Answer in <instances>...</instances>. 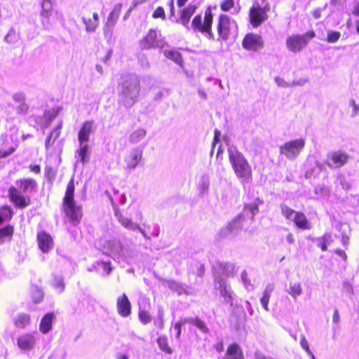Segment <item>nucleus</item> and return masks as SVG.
Instances as JSON below:
<instances>
[{"instance_id": "40", "label": "nucleus", "mask_w": 359, "mask_h": 359, "mask_svg": "<svg viewBox=\"0 0 359 359\" xmlns=\"http://www.w3.org/2000/svg\"><path fill=\"white\" fill-rule=\"evenodd\" d=\"M163 54L167 58L172 60L177 65L182 62V55L175 50H165Z\"/></svg>"}, {"instance_id": "8", "label": "nucleus", "mask_w": 359, "mask_h": 359, "mask_svg": "<svg viewBox=\"0 0 359 359\" xmlns=\"http://www.w3.org/2000/svg\"><path fill=\"white\" fill-rule=\"evenodd\" d=\"M305 144V140L302 138L287 141L280 147V153L289 161H294L299 156Z\"/></svg>"}, {"instance_id": "14", "label": "nucleus", "mask_w": 359, "mask_h": 359, "mask_svg": "<svg viewBox=\"0 0 359 359\" xmlns=\"http://www.w3.org/2000/svg\"><path fill=\"white\" fill-rule=\"evenodd\" d=\"M39 334L37 332L24 333L17 338V345L23 351H32L39 340Z\"/></svg>"}, {"instance_id": "48", "label": "nucleus", "mask_w": 359, "mask_h": 359, "mask_svg": "<svg viewBox=\"0 0 359 359\" xmlns=\"http://www.w3.org/2000/svg\"><path fill=\"white\" fill-rule=\"evenodd\" d=\"M58 110L53 109L52 111L47 110L44 112V117L46 118L45 126L48 127L53 120L57 116Z\"/></svg>"}, {"instance_id": "34", "label": "nucleus", "mask_w": 359, "mask_h": 359, "mask_svg": "<svg viewBox=\"0 0 359 359\" xmlns=\"http://www.w3.org/2000/svg\"><path fill=\"white\" fill-rule=\"evenodd\" d=\"M210 187V179L208 174H203L198 182L197 188L199 195H204L208 193Z\"/></svg>"}, {"instance_id": "18", "label": "nucleus", "mask_w": 359, "mask_h": 359, "mask_svg": "<svg viewBox=\"0 0 359 359\" xmlns=\"http://www.w3.org/2000/svg\"><path fill=\"white\" fill-rule=\"evenodd\" d=\"M143 148L136 147L130 150L125 158L126 168L128 170H134L142 159Z\"/></svg>"}, {"instance_id": "64", "label": "nucleus", "mask_w": 359, "mask_h": 359, "mask_svg": "<svg viewBox=\"0 0 359 359\" xmlns=\"http://www.w3.org/2000/svg\"><path fill=\"white\" fill-rule=\"evenodd\" d=\"M15 151V147H11L8 150H2L0 149V159L6 158Z\"/></svg>"}, {"instance_id": "54", "label": "nucleus", "mask_w": 359, "mask_h": 359, "mask_svg": "<svg viewBox=\"0 0 359 359\" xmlns=\"http://www.w3.org/2000/svg\"><path fill=\"white\" fill-rule=\"evenodd\" d=\"M169 94L170 91L168 89H163L157 92L155 94L154 99V100L159 102L163 99V97L168 96Z\"/></svg>"}, {"instance_id": "38", "label": "nucleus", "mask_w": 359, "mask_h": 359, "mask_svg": "<svg viewBox=\"0 0 359 359\" xmlns=\"http://www.w3.org/2000/svg\"><path fill=\"white\" fill-rule=\"evenodd\" d=\"M74 180L72 178L67 186L65 196L62 202H76L74 197Z\"/></svg>"}, {"instance_id": "2", "label": "nucleus", "mask_w": 359, "mask_h": 359, "mask_svg": "<svg viewBox=\"0 0 359 359\" xmlns=\"http://www.w3.org/2000/svg\"><path fill=\"white\" fill-rule=\"evenodd\" d=\"M112 208L118 222L124 228L132 231H139L145 239H150L146 231L132 220L133 216L139 221L142 220L143 216L139 210L132 205H129L126 208H121L117 203H112Z\"/></svg>"}, {"instance_id": "27", "label": "nucleus", "mask_w": 359, "mask_h": 359, "mask_svg": "<svg viewBox=\"0 0 359 359\" xmlns=\"http://www.w3.org/2000/svg\"><path fill=\"white\" fill-rule=\"evenodd\" d=\"M203 21L205 29H206V37L210 40H215V36L212 32L213 15L210 9L208 8L205 11L204 19Z\"/></svg>"}, {"instance_id": "37", "label": "nucleus", "mask_w": 359, "mask_h": 359, "mask_svg": "<svg viewBox=\"0 0 359 359\" xmlns=\"http://www.w3.org/2000/svg\"><path fill=\"white\" fill-rule=\"evenodd\" d=\"M286 292L294 299H296L297 297L303 293L302 287L300 283H290Z\"/></svg>"}, {"instance_id": "59", "label": "nucleus", "mask_w": 359, "mask_h": 359, "mask_svg": "<svg viewBox=\"0 0 359 359\" xmlns=\"http://www.w3.org/2000/svg\"><path fill=\"white\" fill-rule=\"evenodd\" d=\"M234 6V0H224L221 4V8L224 11H229Z\"/></svg>"}, {"instance_id": "21", "label": "nucleus", "mask_w": 359, "mask_h": 359, "mask_svg": "<svg viewBox=\"0 0 359 359\" xmlns=\"http://www.w3.org/2000/svg\"><path fill=\"white\" fill-rule=\"evenodd\" d=\"M116 308L118 314L124 318L129 316L131 313V304L126 294L118 297L116 300Z\"/></svg>"}, {"instance_id": "61", "label": "nucleus", "mask_w": 359, "mask_h": 359, "mask_svg": "<svg viewBox=\"0 0 359 359\" xmlns=\"http://www.w3.org/2000/svg\"><path fill=\"white\" fill-rule=\"evenodd\" d=\"M13 99L16 103L25 102V95L22 92H18L13 95Z\"/></svg>"}, {"instance_id": "17", "label": "nucleus", "mask_w": 359, "mask_h": 359, "mask_svg": "<svg viewBox=\"0 0 359 359\" xmlns=\"http://www.w3.org/2000/svg\"><path fill=\"white\" fill-rule=\"evenodd\" d=\"M123 245L118 240H110L103 246V252L120 262V256Z\"/></svg>"}, {"instance_id": "23", "label": "nucleus", "mask_w": 359, "mask_h": 359, "mask_svg": "<svg viewBox=\"0 0 359 359\" xmlns=\"http://www.w3.org/2000/svg\"><path fill=\"white\" fill-rule=\"evenodd\" d=\"M37 241L39 248L44 253L48 252L53 247L51 236L44 231L38 233Z\"/></svg>"}, {"instance_id": "29", "label": "nucleus", "mask_w": 359, "mask_h": 359, "mask_svg": "<svg viewBox=\"0 0 359 359\" xmlns=\"http://www.w3.org/2000/svg\"><path fill=\"white\" fill-rule=\"evenodd\" d=\"M122 8V4L121 3L116 4L111 12L109 13L107 20V25L109 27H114L116 24V22L119 18V15L121 13Z\"/></svg>"}, {"instance_id": "6", "label": "nucleus", "mask_w": 359, "mask_h": 359, "mask_svg": "<svg viewBox=\"0 0 359 359\" xmlns=\"http://www.w3.org/2000/svg\"><path fill=\"white\" fill-rule=\"evenodd\" d=\"M266 0H262V3L256 1L250 9V22L253 27H258L268 18L267 13L270 11V6L265 3Z\"/></svg>"}, {"instance_id": "13", "label": "nucleus", "mask_w": 359, "mask_h": 359, "mask_svg": "<svg viewBox=\"0 0 359 359\" xmlns=\"http://www.w3.org/2000/svg\"><path fill=\"white\" fill-rule=\"evenodd\" d=\"M349 155L341 151L330 152L324 164L331 169H337L347 163Z\"/></svg>"}, {"instance_id": "19", "label": "nucleus", "mask_w": 359, "mask_h": 359, "mask_svg": "<svg viewBox=\"0 0 359 359\" xmlns=\"http://www.w3.org/2000/svg\"><path fill=\"white\" fill-rule=\"evenodd\" d=\"M196 6L190 4L180 11V18L175 22L183 25L187 30H190L189 21L196 11Z\"/></svg>"}, {"instance_id": "53", "label": "nucleus", "mask_w": 359, "mask_h": 359, "mask_svg": "<svg viewBox=\"0 0 359 359\" xmlns=\"http://www.w3.org/2000/svg\"><path fill=\"white\" fill-rule=\"evenodd\" d=\"M138 62L143 69H149L150 67L149 60L145 55H140L139 56Z\"/></svg>"}, {"instance_id": "36", "label": "nucleus", "mask_w": 359, "mask_h": 359, "mask_svg": "<svg viewBox=\"0 0 359 359\" xmlns=\"http://www.w3.org/2000/svg\"><path fill=\"white\" fill-rule=\"evenodd\" d=\"M273 285L269 284L263 292V296L260 299V302L265 311H269V302L271 297V294L273 290Z\"/></svg>"}, {"instance_id": "50", "label": "nucleus", "mask_w": 359, "mask_h": 359, "mask_svg": "<svg viewBox=\"0 0 359 359\" xmlns=\"http://www.w3.org/2000/svg\"><path fill=\"white\" fill-rule=\"evenodd\" d=\"M139 318H140V321L144 325L149 323L151 320V318L149 312L147 311H143V310L140 311Z\"/></svg>"}, {"instance_id": "10", "label": "nucleus", "mask_w": 359, "mask_h": 359, "mask_svg": "<svg viewBox=\"0 0 359 359\" xmlns=\"http://www.w3.org/2000/svg\"><path fill=\"white\" fill-rule=\"evenodd\" d=\"M53 0L41 1V22L43 28L50 30L53 28L55 22Z\"/></svg>"}, {"instance_id": "9", "label": "nucleus", "mask_w": 359, "mask_h": 359, "mask_svg": "<svg viewBox=\"0 0 359 359\" xmlns=\"http://www.w3.org/2000/svg\"><path fill=\"white\" fill-rule=\"evenodd\" d=\"M217 32L219 37L226 41L231 32L237 33L238 25L234 20L226 15H221L217 25Z\"/></svg>"}, {"instance_id": "47", "label": "nucleus", "mask_w": 359, "mask_h": 359, "mask_svg": "<svg viewBox=\"0 0 359 359\" xmlns=\"http://www.w3.org/2000/svg\"><path fill=\"white\" fill-rule=\"evenodd\" d=\"M218 236L220 238L234 239L236 238L228 225L224 227H222L219 230V231L218 232Z\"/></svg>"}, {"instance_id": "58", "label": "nucleus", "mask_w": 359, "mask_h": 359, "mask_svg": "<svg viewBox=\"0 0 359 359\" xmlns=\"http://www.w3.org/2000/svg\"><path fill=\"white\" fill-rule=\"evenodd\" d=\"M274 80H275V82L276 83V84L280 87H282V88L292 87V84H291V83L285 81L283 79H282L279 76H276Z\"/></svg>"}, {"instance_id": "43", "label": "nucleus", "mask_w": 359, "mask_h": 359, "mask_svg": "<svg viewBox=\"0 0 359 359\" xmlns=\"http://www.w3.org/2000/svg\"><path fill=\"white\" fill-rule=\"evenodd\" d=\"M12 210L7 205L0 208V224L4 221L10 219L12 217Z\"/></svg>"}, {"instance_id": "24", "label": "nucleus", "mask_w": 359, "mask_h": 359, "mask_svg": "<svg viewBox=\"0 0 359 359\" xmlns=\"http://www.w3.org/2000/svg\"><path fill=\"white\" fill-rule=\"evenodd\" d=\"M90 151L88 142H79V148L75 151V157H78L77 161L83 165L87 163L90 160Z\"/></svg>"}, {"instance_id": "11", "label": "nucleus", "mask_w": 359, "mask_h": 359, "mask_svg": "<svg viewBox=\"0 0 359 359\" xmlns=\"http://www.w3.org/2000/svg\"><path fill=\"white\" fill-rule=\"evenodd\" d=\"M165 44L161 39V33L156 29H149L147 34L140 41V47L142 49H151L156 48H163Z\"/></svg>"}, {"instance_id": "5", "label": "nucleus", "mask_w": 359, "mask_h": 359, "mask_svg": "<svg viewBox=\"0 0 359 359\" xmlns=\"http://www.w3.org/2000/svg\"><path fill=\"white\" fill-rule=\"evenodd\" d=\"M258 210L257 203L245 204L243 212L228 224L235 237H236L239 232L243 229L244 222L248 219L252 220L254 216L258 212Z\"/></svg>"}, {"instance_id": "51", "label": "nucleus", "mask_w": 359, "mask_h": 359, "mask_svg": "<svg viewBox=\"0 0 359 359\" xmlns=\"http://www.w3.org/2000/svg\"><path fill=\"white\" fill-rule=\"evenodd\" d=\"M32 298L35 303L40 302L43 298L42 290L39 288H35L32 292Z\"/></svg>"}, {"instance_id": "52", "label": "nucleus", "mask_w": 359, "mask_h": 359, "mask_svg": "<svg viewBox=\"0 0 359 359\" xmlns=\"http://www.w3.org/2000/svg\"><path fill=\"white\" fill-rule=\"evenodd\" d=\"M194 325L197 327L201 331L204 333L208 332V328L206 327L205 323L198 318H195Z\"/></svg>"}, {"instance_id": "60", "label": "nucleus", "mask_w": 359, "mask_h": 359, "mask_svg": "<svg viewBox=\"0 0 359 359\" xmlns=\"http://www.w3.org/2000/svg\"><path fill=\"white\" fill-rule=\"evenodd\" d=\"M29 109V106L26 104L25 102L22 103H19V105L16 107V111L20 114H25L27 113Z\"/></svg>"}, {"instance_id": "4", "label": "nucleus", "mask_w": 359, "mask_h": 359, "mask_svg": "<svg viewBox=\"0 0 359 359\" xmlns=\"http://www.w3.org/2000/svg\"><path fill=\"white\" fill-rule=\"evenodd\" d=\"M228 154L236 175L242 181L250 179L252 175L251 166L244 155L234 146L228 148Z\"/></svg>"}, {"instance_id": "1", "label": "nucleus", "mask_w": 359, "mask_h": 359, "mask_svg": "<svg viewBox=\"0 0 359 359\" xmlns=\"http://www.w3.org/2000/svg\"><path fill=\"white\" fill-rule=\"evenodd\" d=\"M140 88V79L137 75H122L118 83V104L126 109L131 108L138 100Z\"/></svg>"}, {"instance_id": "57", "label": "nucleus", "mask_w": 359, "mask_h": 359, "mask_svg": "<svg viewBox=\"0 0 359 359\" xmlns=\"http://www.w3.org/2000/svg\"><path fill=\"white\" fill-rule=\"evenodd\" d=\"M152 17L154 18H162V19H165V11H164V9L163 7L161 6H158L153 13L152 14Z\"/></svg>"}, {"instance_id": "46", "label": "nucleus", "mask_w": 359, "mask_h": 359, "mask_svg": "<svg viewBox=\"0 0 359 359\" xmlns=\"http://www.w3.org/2000/svg\"><path fill=\"white\" fill-rule=\"evenodd\" d=\"M82 21L86 25V30L88 32H95L98 25L97 22L93 21L90 18L87 19L85 17H82Z\"/></svg>"}, {"instance_id": "42", "label": "nucleus", "mask_w": 359, "mask_h": 359, "mask_svg": "<svg viewBox=\"0 0 359 359\" xmlns=\"http://www.w3.org/2000/svg\"><path fill=\"white\" fill-rule=\"evenodd\" d=\"M20 39V34L13 28H11L7 34L5 36L4 40L8 43H15Z\"/></svg>"}, {"instance_id": "41", "label": "nucleus", "mask_w": 359, "mask_h": 359, "mask_svg": "<svg viewBox=\"0 0 359 359\" xmlns=\"http://www.w3.org/2000/svg\"><path fill=\"white\" fill-rule=\"evenodd\" d=\"M52 286L58 293H62L65 289L63 278L60 276H54L52 280Z\"/></svg>"}, {"instance_id": "26", "label": "nucleus", "mask_w": 359, "mask_h": 359, "mask_svg": "<svg viewBox=\"0 0 359 359\" xmlns=\"http://www.w3.org/2000/svg\"><path fill=\"white\" fill-rule=\"evenodd\" d=\"M137 255V252L133 247L123 246L120 256V262L130 264L135 262Z\"/></svg>"}, {"instance_id": "35", "label": "nucleus", "mask_w": 359, "mask_h": 359, "mask_svg": "<svg viewBox=\"0 0 359 359\" xmlns=\"http://www.w3.org/2000/svg\"><path fill=\"white\" fill-rule=\"evenodd\" d=\"M14 228L11 225L0 229V245L11 241L13 235Z\"/></svg>"}, {"instance_id": "25", "label": "nucleus", "mask_w": 359, "mask_h": 359, "mask_svg": "<svg viewBox=\"0 0 359 359\" xmlns=\"http://www.w3.org/2000/svg\"><path fill=\"white\" fill-rule=\"evenodd\" d=\"M235 272V265L232 263L224 262V263H219L217 264V268L215 271V279H216V276L217 275L219 277H229L232 276Z\"/></svg>"}, {"instance_id": "49", "label": "nucleus", "mask_w": 359, "mask_h": 359, "mask_svg": "<svg viewBox=\"0 0 359 359\" xmlns=\"http://www.w3.org/2000/svg\"><path fill=\"white\" fill-rule=\"evenodd\" d=\"M341 36V33L337 31L330 30L327 32V41L328 43L337 42Z\"/></svg>"}, {"instance_id": "12", "label": "nucleus", "mask_w": 359, "mask_h": 359, "mask_svg": "<svg viewBox=\"0 0 359 359\" xmlns=\"http://www.w3.org/2000/svg\"><path fill=\"white\" fill-rule=\"evenodd\" d=\"M215 288L226 303L233 304V292L226 278L219 277L217 275L215 279Z\"/></svg>"}, {"instance_id": "39", "label": "nucleus", "mask_w": 359, "mask_h": 359, "mask_svg": "<svg viewBox=\"0 0 359 359\" xmlns=\"http://www.w3.org/2000/svg\"><path fill=\"white\" fill-rule=\"evenodd\" d=\"M146 135L147 130L145 129L138 128L130 134L129 141L132 144H136L144 138Z\"/></svg>"}, {"instance_id": "63", "label": "nucleus", "mask_w": 359, "mask_h": 359, "mask_svg": "<svg viewBox=\"0 0 359 359\" xmlns=\"http://www.w3.org/2000/svg\"><path fill=\"white\" fill-rule=\"evenodd\" d=\"M308 78L295 79L293 80L291 84H292V86H303L306 83L308 82Z\"/></svg>"}, {"instance_id": "44", "label": "nucleus", "mask_w": 359, "mask_h": 359, "mask_svg": "<svg viewBox=\"0 0 359 359\" xmlns=\"http://www.w3.org/2000/svg\"><path fill=\"white\" fill-rule=\"evenodd\" d=\"M324 164L316 163V166L307 170L305 172V177L306 179H311L313 176L318 175L319 172L323 169Z\"/></svg>"}, {"instance_id": "33", "label": "nucleus", "mask_w": 359, "mask_h": 359, "mask_svg": "<svg viewBox=\"0 0 359 359\" xmlns=\"http://www.w3.org/2000/svg\"><path fill=\"white\" fill-rule=\"evenodd\" d=\"M190 29H192L194 32H201L206 36V29L203 25L202 15L201 14L196 15L191 23Z\"/></svg>"}, {"instance_id": "62", "label": "nucleus", "mask_w": 359, "mask_h": 359, "mask_svg": "<svg viewBox=\"0 0 359 359\" xmlns=\"http://www.w3.org/2000/svg\"><path fill=\"white\" fill-rule=\"evenodd\" d=\"M241 279L244 283V285H245V287L246 288V290H248V291H250V290H252L254 289V286L253 285H252L251 283H249V285H247V280H248V274L245 271H243L241 274Z\"/></svg>"}, {"instance_id": "16", "label": "nucleus", "mask_w": 359, "mask_h": 359, "mask_svg": "<svg viewBox=\"0 0 359 359\" xmlns=\"http://www.w3.org/2000/svg\"><path fill=\"white\" fill-rule=\"evenodd\" d=\"M281 209L285 217L294 221L298 227L302 229L307 228V219L304 214L294 211L285 205H281Z\"/></svg>"}, {"instance_id": "7", "label": "nucleus", "mask_w": 359, "mask_h": 359, "mask_svg": "<svg viewBox=\"0 0 359 359\" xmlns=\"http://www.w3.org/2000/svg\"><path fill=\"white\" fill-rule=\"evenodd\" d=\"M315 36L316 34L313 30L308 31L303 34H292L287 38L286 47L290 52H300Z\"/></svg>"}, {"instance_id": "32", "label": "nucleus", "mask_w": 359, "mask_h": 359, "mask_svg": "<svg viewBox=\"0 0 359 359\" xmlns=\"http://www.w3.org/2000/svg\"><path fill=\"white\" fill-rule=\"evenodd\" d=\"M168 287L170 290L176 292L178 294H191V288L186 285L181 284L176 281H169Z\"/></svg>"}, {"instance_id": "15", "label": "nucleus", "mask_w": 359, "mask_h": 359, "mask_svg": "<svg viewBox=\"0 0 359 359\" xmlns=\"http://www.w3.org/2000/svg\"><path fill=\"white\" fill-rule=\"evenodd\" d=\"M242 46L247 50L257 51L264 47V41L259 34L248 33L243 39Z\"/></svg>"}, {"instance_id": "22", "label": "nucleus", "mask_w": 359, "mask_h": 359, "mask_svg": "<svg viewBox=\"0 0 359 359\" xmlns=\"http://www.w3.org/2000/svg\"><path fill=\"white\" fill-rule=\"evenodd\" d=\"M95 130V126L93 121H86L83 123L79 133L78 141L88 142L90 140V135Z\"/></svg>"}, {"instance_id": "56", "label": "nucleus", "mask_w": 359, "mask_h": 359, "mask_svg": "<svg viewBox=\"0 0 359 359\" xmlns=\"http://www.w3.org/2000/svg\"><path fill=\"white\" fill-rule=\"evenodd\" d=\"M113 28H114V27L107 26V23L105 24V25L104 27V36L108 42H109L112 38Z\"/></svg>"}, {"instance_id": "31", "label": "nucleus", "mask_w": 359, "mask_h": 359, "mask_svg": "<svg viewBox=\"0 0 359 359\" xmlns=\"http://www.w3.org/2000/svg\"><path fill=\"white\" fill-rule=\"evenodd\" d=\"M30 316L27 313H19L13 318V323L16 327L24 329L30 324Z\"/></svg>"}, {"instance_id": "30", "label": "nucleus", "mask_w": 359, "mask_h": 359, "mask_svg": "<svg viewBox=\"0 0 359 359\" xmlns=\"http://www.w3.org/2000/svg\"><path fill=\"white\" fill-rule=\"evenodd\" d=\"M225 359H244V358L240 347L233 344L228 347Z\"/></svg>"}, {"instance_id": "55", "label": "nucleus", "mask_w": 359, "mask_h": 359, "mask_svg": "<svg viewBox=\"0 0 359 359\" xmlns=\"http://www.w3.org/2000/svg\"><path fill=\"white\" fill-rule=\"evenodd\" d=\"M339 184L344 190H349L351 187V184L347 180L345 176H340L338 178Z\"/></svg>"}, {"instance_id": "28", "label": "nucleus", "mask_w": 359, "mask_h": 359, "mask_svg": "<svg viewBox=\"0 0 359 359\" xmlns=\"http://www.w3.org/2000/svg\"><path fill=\"white\" fill-rule=\"evenodd\" d=\"M55 316L52 313L46 314L41 320L39 330L43 334L48 333L52 329L53 320Z\"/></svg>"}, {"instance_id": "20", "label": "nucleus", "mask_w": 359, "mask_h": 359, "mask_svg": "<svg viewBox=\"0 0 359 359\" xmlns=\"http://www.w3.org/2000/svg\"><path fill=\"white\" fill-rule=\"evenodd\" d=\"M63 209L69 221L79 223L82 217L81 207L76 203H63Z\"/></svg>"}, {"instance_id": "45", "label": "nucleus", "mask_w": 359, "mask_h": 359, "mask_svg": "<svg viewBox=\"0 0 359 359\" xmlns=\"http://www.w3.org/2000/svg\"><path fill=\"white\" fill-rule=\"evenodd\" d=\"M157 343L161 350L167 353H172V350L168 346L167 337L163 336L159 337L157 339Z\"/></svg>"}, {"instance_id": "3", "label": "nucleus", "mask_w": 359, "mask_h": 359, "mask_svg": "<svg viewBox=\"0 0 359 359\" xmlns=\"http://www.w3.org/2000/svg\"><path fill=\"white\" fill-rule=\"evenodd\" d=\"M37 182L32 178L20 179L15 185L8 189L10 202H30L32 195L36 191Z\"/></svg>"}]
</instances>
